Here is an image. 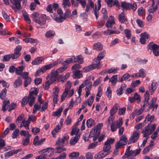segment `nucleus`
I'll list each match as a JSON object with an SVG mask.
<instances>
[{
    "instance_id": "nucleus-34",
    "label": "nucleus",
    "mask_w": 159,
    "mask_h": 159,
    "mask_svg": "<svg viewBox=\"0 0 159 159\" xmlns=\"http://www.w3.org/2000/svg\"><path fill=\"white\" fill-rule=\"evenodd\" d=\"M129 78V75L128 74H125L123 75L122 77H120L118 78V81L122 82L123 81L127 80Z\"/></svg>"
},
{
    "instance_id": "nucleus-15",
    "label": "nucleus",
    "mask_w": 159,
    "mask_h": 159,
    "mask_svg": "<svg viewBox=\"0 0 159 159\" xmlns=\"http://www.w3.org/2000/svg\"><path fill=\"white\" fill-rule=\"evenodd\" d=\"M106 156V153L101 151L95 154L94 158L95 159H103Z\"/></svg>"
},
{
    "instance_id": "nucleus-26",
    "label": "nucleus",
    "mask_w": 159,
    "mask_h": 159,
    "mask_svg": "<svg viewBox=\"0 0 159 159\" xmlns=\"http://www.w3.org/2000/svg\"><path fill=\"white\" fill-rule=\"evenodd\" d=\"M118 105L117 104H115L110 110V115L113 116L117 112L118 109Z\"/></svg>"
},
{
    "instance_id": "nucleus-7",
    "label": "nucleus",
    "mask_w": 159,
    "mask_h": 159,
    "mask_svg": "<svg viewBox=\"0 0 159 159\" xmlns=\"http://www.w3.org/2000/svg\"><path fill=\"white\" fill-rule=\"evenodd\" d=\"M144 100L142 102L141 105V107L143 109L145 107L149 105L148 101L149 99V95L148 91L146 92L144 94Z\"/></svg>"
},
{
    "instance_id": "nucleus-21",
    "label": "nucleus",
    "mask_w": 159,
    "mask_h": 159,
    "mask_svg": "<svg viewBox=\"0 0 159 159\" xmlns=\"http://www.w3.org/2000/svg\"><path fill=\"white\" fill-rule=\"evenodd\" d=\"M111 149L110 145H109V144H106L105 143L104 146L103 147V150L102 151V152L106 153L107 155L110 152V150Z\"/></svg>"
},
{
    "instance_id": "nucleus-58",
    "label": "nucleus",
    "mask_w": 159,
    "mask_h": 159,
    "mask_svg": "<svg viewBox=\"0 0 159 159\" xmlns=\"http://www.w3.org/2000/svg\"><path fill=\"white\" fill-rule=\"evenodd\" d=\"M65 19L64 16H59V17H56L55 20L57 22L61 23Z\"/></svg>"
},
{
    "instance_id": "nucleus-37",
    "label": "nucleus",
    "mask_w": 159,
    "mask_h": 159,
    "mask_svg": "<svg viewBox=\"0 0 159 159\" xmlns=\"http://www.w3.org/2000/svg\"><path fill=\"white\" fill-rule=\"evenodd\" d=\"M127 141V139L126 136L123 135L121 137L119 142L122 144V145H125L126 144Z\"/></svg>"
},
{
    "instance_id": "nucleus-2",
    "label": "nucleus",
    "mask_w": 159,
    "mask_h": 159,
    "mask_svg": "<svg viewBox=\"0 0 159 159\" xmlns=\"http://www.w3.org/2000/svg\"><path fill=\"white\" fill-rule=\"evenodd\" d=\"M147 47L149 49L153 51V54L155 56H159V45H157L151 42L148 44Z\"/></svg>"
},
{
    "instance_id": "nucleus-27",
    "label": "nucleus",
    "mask_w": 159,
    "mask_h": 159,
    "mask_svg": "<svg viewBox=\"0 0 159 159\" xmlns=\"http://www.w3.org/2000/svg\"><path fill=\"white\" fill-rule=\"evenodd\" d=\"M117 75H114L109 79V81L111 82V84L112 86L115 85L117 82Z\"/></svg>"
},
{
    "instance_id": "nucleus-35",
    "label": "nucleus",
    "mask_w": 159,
    "mask_h": 159,
    "mask_svg": "<svg viewBox=\"0 0 159 159\" xmlns=\"http://www.w3.org/2000/svg\"><path fill=\"white\" fill-rule=\"evenodd\" d=\"M35 97L28 96V101L29 102V104L30 106L32 107L35 101Z\"/></svg>"
},
{
    "instance_id": "nucleus-54",
    "label": "nucleus",
    "mask_w": 159,
    "mask_h": 159,
    "mask_svg": "<svg viewBox=\"0 0 159 159\" xmlns=\"http://www.w3.org/2000/svg\"><path fill=\"white\" fill-rule=\"evenodd\" d=\"M141 84V82L139 80H136L133 81L131 83V85L133 87L135 88Z\"/></svg>"
},
{
    "instance_id": "nucleus-14",
    "label": "nucleus",
    "mask_w": 159,
    "mask_h": 159,
    "mask_svg": "<svg viewBox=\"0 0 159 159\" xmlns=\"http://www.w3.org/2000/svg\"><path fill=\"white\" fill-rule=\"evenodd\" d=\"M94 0H88V4L86 5L85 11L88 12L90 10V8H94Z\"/></svg>"
},
{
    "instance_id": "nucleus-40",
    "label": "nucleus",
    "mask_w": 159,
    "mask_h": 159,
    "mask_svg": "<svg viewBox=\"0 0 159 159\" xmlns=\"http://www.w3.org/2000/svg\"><path fill=\"white\" fill-rule=\"evenodd\" d=\"M138 73L140 77L144 78L146 76V71L143 68L140 69Z\"/></svg>"
},
{
    "instance_id": "nucleus-9",
    "label": "nucleus",
    "mask_w": 159,
    "mask_h": 159,
    "mask_svg": "<svg viewBox=\"0 0 159 159\" xmlns=\"http://www.w3.org/2000/svg\"><path fill=\"white\" fill-rule=\"evenodd\" d=\"M62 60L61 59H58L57 60L53 62L52 63H50L48 65L44 66L47 70H49L54 66L57 65L61 62Z\"/></svg>"
},
{
    "instance_id": "nucleus-13",
    "label": "nucleus",
    "mask_w": 159,
    "mask_h": 159,
    "mask_svg": "<svg viewBox=\"0 0 159 159\" xmlns=\"http://www.w3.org/2000/svg\"><path fill=\"white\" fill-rule=\"evenodd\" d=\"M103 33L105 35H109L113 34H119L120 33V31L108 29L107 30L103 31Z\"/></svg>"
},
{
    "instance_id": "nucleus-49",
    "label": "nucleus",
    "mask_w": 159,
    "mask_h": 159,
    "mask_svg": "<svg viewBox=\"0 0 159 159\" xmlns=\"http://www.w3.org/2000/svg\"><path fill=\"white\" fill-rule=\"evenodd\" d=\"M60 89L59 88L55 86L52 89V96H58Z\"/></svg>"
},
{
    "instance_id": "nucleus-38",
    "label": "nucleus",
    "mask_w": 159,
    "mask_h": 159,
    "mask_svg": "<svg viewBox=\"0 0 159 159\" xmlns=\"http://www.w3.org/2000/svg\"><path fill=\"white\" fill-rule=\"evenodd\" d=\"M79 130L80 129L77 127L76 125L73 126L71 132V134L72 135H73L74 134L78 135Z\"/></svg>"
},
{
    "instance_id": "nucleus-64",
    "label": "nucleus",
    "mask_w": 159,
    "mask_h": 159,
    "mask_svg": "<svg viewBox=\"0 0 159 159\" xmlns=\"http://www.w3.org/2000/svg\"><path fill=\"white\" fill-rule=\"evenodd\" d=\"M19 130L17 129H16L12 133V137L13 139L16 138L19 135Z\"/></svg>"
},
{
    "instance_id": "nucleus-23",
    "label": "nucleus",
    "mask_w": 159,
    "mask_h": 159,
    "mask_svg": "<svg viewBox=\"0 0 159 159\" xmlns=\"http://www.w3.org/2000/svg\"><path fill=\"white\" fill-rule=\"evenodd\" d=\"M22 81L20 77H18L16 79L13 84V86L14 88H17L22 84Z\"/></svg>"
},
{
    "instance_id": "nucleus-29",
    "label": "nucleus",
    "mask_w": 159,
    "mask_h": 159,
    "mask_svg": "<svg viewBox=\"0 0 159 159\" xmlns=\"http://www.w3.org/2000/svg\"><path fill=\"white\" fill-rule=\"evenodd\" d=\"M143 136L144 137H146L149 135L152 134V133H150L148 125L146 126L145 128L143 129Z\"/></svg>"
},
{
    "instance_id": "nucleus-41",
    "label": "nucleus",
    "mask_w": 159,
    "mask_h": 159,
    "mask_svg": "<svg viewBox=\"0 0 159 159\" xmlns=\"http://www.w3.org/2000/svg\"><path fill=\"white\" fill-rule=\"evenodd\" d=\"M94 69V68H93V67L92 66V65H90L87 66L84 68L82 70V72H87L91 71Z\"/></svg>"
},
{
    "instance_id": "nucleus-16",
    "label": "nucleus",
    "mask_w": 159,
    "mask_h": 159,
    "mask_svg": "<svg viewBox=\"0 0 159 159\" xmlns=\"http://www.w3.org/2000/svg\"><path fill=\"white\" fill-rule=\"evenodd\" d=\"M157 5H155V2L152 3L148 9V12L150 13H153L157 9Z\"/></svg>"
},
{
    "instance_id": "nucleus-4",
    "label": "nucleus",
    "mask_w": 159,
    "mask_h": 159,
    "mask_svg": "<svg viewBox=\"0 0 159 159\" xmlns=\"http://www.w3.org/2000/svg\"><path fill=\"white\" fill-rule=\"evenodd\" d=\"M42 95L40 94L38 95V98L37 102L34 105L33 109V113L35 114L37 111L41 107L42 103L41 98Z\"/></svg>"
},
{
    "instance_id": "nucleus-30",
    "label": "nucleus",
    "mask_w": 159,
    "mask_h": 159,
    "mask_svg": "<svg viewBox=\"0 0 159 159\" xmlns=\"http://www.w3.org/2000/svg\"><path fill=\"white\" fill-rule=\"evenodd\" d=\"M38 94V91L35 88H33L31 89L30 91L29 94V95L30 96H32L36 97Z\"/></svg>"
},
{
    "instance_id": "nucleus-43",
    "label": "nucleus",
    "mask_w": 159,
    "mask_h": 159,
    "mask_svg": "<svg viewBox=\"0 0 159 159\" xmlns=\"http://www.w3.org/2000/svg\"><path fill=\"white\" fill-rule=\"evenodd\" d=\"M140 149H136L134 151H130V156H135L140 153Z\"/></svg>"
},
{
    "instance_id": "nucleus-24",
    "label": "nucleus",
    "mask_w": 159,
    "mask_h": 159,
    "mask_svg": "<svg viewBox=\"0 0 159 159\" xmlns=\"http://www.w3.org/2000/svg\"><path fill=\"white\" fill-rule=\"evenodd\" d=\"M30 123V122L28 120H24L21 124L20 127L24 126L26 130H28L30 129L29 124Z\"/></svg>"
},
{
    "instance_id": "nucleus-57",
    "label": "nucleus",
    "mask_w": 159,
    "mask_h": 159,
    "mask_svg": "<svg viewBox=\"0 0 159 159\" xmlns=\"http://www.w3.org/2000/svg\"><path fill=\"white\" fill-rule=\"evenodd\" d=\"M7 93V89L5 88L1 91L0 93V97L2 99H4L5 98Z\"/></svg>"
},
{
    "instance_id": "nucleus-50",
    "label": "nucleus",
    "mask_w": 159,
    "mask_h": 159,
    "mask_svg": "<svg viewBox=\"0 0 159 159\" xmlns=\"http://www.w3.org/2000/svg\"><path fill=\"white\" fill-rule=\"evenodd\" d=\"M119 70V68L118 67L112 68L107 69V73L109 74L115 73H116Z\"/></svg>"
},
{
    "instance_id": "nucleus-51",
    "label": "nucleus",
    "mask_w": 159,
    "mask_h": 159,
    "mask_svg": "<svg viewBox=\"0 0 159 159\" xmlns=\"http://www.w3.org/2000/svg\"><path fill=\"white\" fill-rule=\"evenodd\" d=\"M63 66L60 67L54 71L58 75V74L61 73L64 71L67 68V66Z\"/></svg>"
},
{
    "instance_id": "nucleus-52",
    "label": "nucleus",
    "mask_w": 159,
    "mask_h": 159,
    "mask_svg": "<svg viewBox=\"0 0 159 159\" xmlns=\"http://www.w3.org/2000/svg\"><path fill=\"white\" fill-rule=\"evenodd\" d=\"M9 104H10V102L9 101H7L3 102L2 110L4 111H6L7 109V108Z\"/></svg>"
},
{
    "instance_id": "nucleus-28",
    "label": "nucleus",
    "mask_w": 159,
    "mask_h": 159,
    "mask_svg": "<svg viewBox=\"0 0 159 159\" xmlns=\"http://www.w3.org/2000/svg\"><path fill=\"white\" fill-rule=\"evenodd\" d=\"M77 62L80 64H82L83 62V58L81 55H79L76 57H74L73 62L75 63Z\"/></svg>"
},
{
    "instance_id": "nucleus-31",
    "label": "nucleus",
    "mask_w": 159,
    "mask_h": 159,
    "mask_svg": "<svg viewBox=\"0 0 159 159\" xmlns=\"http://www.w3.org/2000/svg\"><path fill=\"white\" fill-rule=\"evenodd\" d=\"M73 72L74 74L73 77L74 78L79 79L82 76V74L80 73V71L79 70L74 71Z\"/></svg>"
},
{
    "instance_id": "nucleus-45",
    "label": "nucleus",
    "mask_w": 159,
    "mask_h": 159,
    "mask_svg": "<svg viewBox=\"0 0 159 159\" xmlns=\"http://www.w3.org/2000/svg\"><path fill=\"white\" fill-rule=\"evenodd\" d=\"M24 69V67L21 66L17 67L16 69V73L18 75H20Z\"/></svg>"
},
{
    "instance_id": "nucleus-33",
    "label": "nucleus",
    "mask_w": 159,
    "mask_h": 159,
    "mask_svg": "<svg viewBox=\"0 0 159 159\" xmlns=\"http://www.w3.org/2000/svg\"><path fill=\"white\" fill-rule=\"evenodd\" d=\"M134 99L137 100L139 102H140V96L137 93L134 94L133 98H130V102H132L134 101Z\"/></svg>"
},
{
    "instance_id": "nucleus-47",
    "label": "nucleus",
    "mask_w": 159,
    "mask_h": 159,
    "mask_svg": "<svg viewBox=\"0 0 159 159\" xmlns=\"http://www.w3.org/2000/svg\"><path fill=\"white\" fill-rule=\"evenodd\" d=\"M14 150H13L5 153L4 154V159H7L12 156L13 154H14Z\"/></svg>"
},
{
    "instance_id": "nucleus-11",
    "label": "nucleus",
    "mask_w": 159,
    "mask_h": 159,
    "mask_svg": "<svg viewBox=\"0 0 159 159\" xmlns=\"http://www.w3.org/2000/svg\"><path fill=\"white\" fill-rule=\"evenodd\" d=\"M115 24L114 18L113 16H109L108 20L106 23L105 26L107 28H110Z\"/></svg>"
},
{
    "instance_id": "nucleus-5",
    "label": "nucleus",
    "mask_w": 159,
    "mask_h": 159,
    "mask_svg": "<svg viewBox=\"0 0 159 159\" xmlns=\"http://www.w3.org/2000/svg\"><path fill=\"white\" fill-rule=\"evenodd\" d=\"M58 78V75L54 71H52L51 73L47 77V80H49L51 83H53L56 81Z\"/></svg>"
},
{
    "instance_id": "nucleus-56",
    "label": "nucleus",
    "mask_w": 159,
    "mask_h": 159,
    "mask_svg": "<svg viewBox=\"0 0 159 159\" xmlns=\"http://www.w3.org/2000/svg\"><path fill=\"white\" fill-rule=\"evenodd\" d=\"M110 125H111V130L112 132L116 131L117 128H119V127L117 126L116 122H112Z\"/></svg>"
},
{
    "instance_id": "nucleus-44",
    "label": "nucleus",
    "mask_w": 159,
    "mask_h": 159,
    "mask_svg": "<svg viewBox=\"0 0 159 159\" xmlns=\"http://www.w3.org/2000/svg\"><path fill=\"white\" fill-rule=\"evenodd\" d=\"M156 88L157 87H156V83L155 82H153L149 89L151 94H152L153 92L155 90Z\"/></svg>"
},
{
    "instance_id": "nucleus-62",
    "label": "nucleus",
    "mask_w": 159,
    "mask_h": 159,
    "mask_svg": "<svg viewBox=\"0 0 159 159\" xmlns=\"http://www.w3.org/2000/svg\"><path fill=\"white\" fill-rule=\"evenodd\" d=\"M70 5L69 0H63L62 5L64 8H65L66 6H70Z\"/></svg>"
},
{
    "instance_id": "nucleus-12",
    "label": "nucleus",
    "mask_w": 159,
    "mask_h": 159,
    "mask_svg": "<svg viewBox=\"0 0 159 159\" xmlns=\"http://www.w3.org/2000/svg\"><path fill=\"white\" fill-rule=\"evenodd\" d=\"M100 60L96 58L94 59L93 63L91 65L94 69H99L101 68V66L100 63Z\"/></svg>"
},
{
    "instance_id": "nucleus-60",
    "label": "nucleus",
    "mask_w": 159,
    "mask_h": 159,
    "mask_svg": "<svg viewBox=\"0 0 159 159\" xmlns=\"http://www.w3.org/2000/svg\"><path fill=\"white\" fill-rule=\"evenodd\" d=\"M20 135L21 136H23L26 137H30L31 136V135L28 131L24 130H22L20 131Z\"/></svg>"
},
{
    "instance_id": "nucleus-10",
    "label": "nucleus",
    "mask_w": 159,
    "mask_h": 159,
    "mask_svg": "<svg viewBox=\"0 0 159 159\" xmlns=\"http://www.w3.org/2000/svg\"><path fill=\"white\" fill-rule=\"evenodd\" d=\"M45 140V138L40 139L39 137L38 136H36L34 139L33 144L35 146L40 145L42 144Z\"/></svg>"
},
{
    "instance_id": "nucleus-42",
    "label": "nucleus",
    "mask_w": 159,
    "mask_h": 159,
    "mask_svg": "<svg viewBox=\"0 0 159 159\" xmlns=\"http://www.w3.org/2000/svg\"><path fill=\"white\" fill-rule=\"evenodd\" d=\"M39 13L37 12H34L32 14L31 17L33 18V20L35 22L37 23L39 19Z\"/></svg>"
},
{
    "instance_id": "nucleus-53",
    "label": "nucleus",
    "mask_w": 159,
    "mask_h": 159,
    "mask_svg": "<svg viewBox=\"0 0 159 159\" xmlns=\"http://www.w3.org/2000/svg\"><path fill=\"white\" fill-rule=\"evenodd\" d=\"M73 61L74 59H73L70 58H68L63 62L62 65L63 66H67V65L71 63H74L73 62Z\"/></svg>"
},
{
    "instance_id": "nucleus-6",
    "label": "nucleus",
    "mask_w": 159,
    "mask_h": 159,
    "mask_svg": "<svg viewBox=\"0 0 159 159\" xmlns=\"http://www.w3.org/2000/svg\"><path fill=\"white\" fill-rule=\"evenodd\" d=\"M101 7V0H98L97 5H95V8L93 10L94 14L97 19L98 17V12Z\"/></svg>"
},
{
    "instance_id": "nucleus-3",
    "label": "nucleus",
    "mask_w": 159,
    "mask_h": 159,
    "mask_svg": "<svg viewBox=\"0 0 159 159\" xmlns=\"http://www.w3.org/2000/svg\"><path fill=\"white\" fill-rule=\"evenodd\" d=\"M67 138L64 136L61 138H58L56 142V144L61 147H64L68 143Z\"/></svg>"
},
{
    "instance_id": "nucleus-1",
    "label": "nucleus",
    "mask_w": 159,
    "mask_h": 159,
    "mask_svg": "<svg viewBox=\"0 0 159 159\" xmlns=\"http://www.w3.org/2000/svg\"><path fill=\"white\" fill-rule=\"evenodd\" d=\"M91 78V77L89 76L87 79L84 80L82 83V84L84 83V87L86 86L85 89V98H87L90 94V91L92 86V82L90 81Z\"/></svg>"
},
{
    "instance_id": "nucleus-36",
    "label": "nucleus",
    "mask_w": 159,
    "mask_h": 159,
    "mask_svg": "<svg viewBox=\"0 0 159 159\" xmlns=\"http://www.w3.org/2000/svg\"><path fill=\"white\" fill-rule=\"evenodd\" d=\"M86 124L88 128H90L95 124V121L93 119L90 118L87 120Z\"/></svg>"
},
{
    "instance_id": "nucleus-17",
    "label": "nucleus",
    "mask_w": 159,
    "mask_h": 159,
    "mask_svg": "<svg viewBox=\"0 0 159 159\" xmlns=\"http://www.w3.org/2000/svg\"><path fill=\"white\" fill-rule=\"evenodd\" d=\"M44 60V58L42 57H37L32 62V64L33 65H39L41 64Z\"/></svg>"
},
{
    "instance_id": "nucleus-46",
    "label": "nucleus",
    "mask_w": 159,
    "mask_h": 159,
    "mask_svg": "<svg viewBox=\"0 0 159 159\" xmlns=\"http://www.w3.org/2000/svg\"><path fill=\"white\" fill-rule=\"evenodd\" d=\"M55 34V32L53 30H49L45 34V36L47 38H49L53 36Z\"/></svg>"
},
{
    "instance_id": "nucleus-63",
    "label": "nucleus",
    "mask_w": 159,
    "mask_h": 159,
    "mask_svg": "<svg viewBox=\"0 0 159 159\" xmlns=\"http://www.w3.org/2000/svg\"><path fill=\"white\" fill-rule=\"evenodd\" d=\"M30 137H26L25 139H23L22 141V144L24 146H26L28 145L30 142Z\"/></svg>"
},
{
    "instance_id": "nucleus-55",
    "label": "nucleus",
    "mask_w": 159,
    "mask_h": 159,
    "mask_svg": "<svg viewBox=\"0 0 159 159\" xmlns=\"http://www.w3.org/2000/svg\"><path fill=\"white\" fill-rule=\"evenodd\" d=\"M106 53V51L104 50L102 52H100L96 58L99 59V60H101L102 59L105 57Z\"/></svg>"
},
{
    "instance_id": "nucleus-19",
    "label": "nucleus",
    "mask_w": 159,
    "mask_h": 159,
    "mask_svg": "<svg viewBox=\"0 0 159 159\" xmlns=\"http://www.w3.org/2000/svg\"><path fill=\"white\" fill-rule=\"evenodd\" d=\"M103 45L100 42L94 43L93 46V49L98 51H100L103 49Z\"/></svg>"
},
{
    "instance_id": "nucleus-8",
    "label": "nucleus",
    "mask_w": 159,
    "mask_h": 159,
    "mask_svg": "<svg viewBox=\"0 0 159 159\" xmlns=\"http://www.w3.org/2000/svg\"><path fill=\"white\" fill-rule=\"evenodd\" d=\"M139 138V134L136 131L134 132L130 138V143L136 142Z\"/></svg>"
},
{
    "instance_id": "nucleus-22",
    "label": "nucleus",
    "mask_w": 159,
    "mask_h": 159,
    "mask_svg": "<svg viewBox=\"0 0 159 159\" xmlns=\"http://www.w3.org/2000/svg\"><path fill=\"white\" fill-rule=\"evenodd\" d=\"M46 16L45 15L42 16L40 18H39L37 23H38L41 25H43L45 24L46 21Z\"/></svg>"
},
{
    "instance_id": "nucleus-59",
    "label": "nucleus",
    "mask_w": 159,
    "mask_h": 159,
    "mask_svg": "<svg viewBox=\"0 0 159 159\" xmlns=\"http://www.w3.org/2000/svg\"><path fill=\"white\" fill-rule=\"evenodd\" d=\"M50 81L49 80H47V81H45V82L43 84V87L45 89L47 90L50 87V84H52Z\"/></svg>"
},
{
    "instance_id": "nucleus-20",
    "label": "nucleus",
    "mask_w": 159,
    "mask_h": 159,
    "mask_svg": "<svg viewBox=\"0 0 159 159\" xmlns=\"http://www.w3.org/2000/svg\"><path fill=\"white\" fill-rule=\"evenodd\" d=\"M61 126H60L59 125H57L52 131L51 132L52 134L53 137H55L56 134L59 132L61 129Z\"/></svg>"
},
{
    "instance_id": "nucleus-61",
    "label": "nucleus",
    "mask_w": 159,
    "mask_h": 159,
    "mask_svg": "<svg viewBox=\"0 0 159 159\" xmlns=\"http://www.w3.org/2000/svg\"><path fill=\"white\" fill-rule=\"evenodd\" d=\"M23 16L25 20L29 24L31 23V21L28 15L26 12H24L23 13Z\"/></svg>"
},
{
    "instance_id": "nucleus-25",
    "label": "nucleus",
    "mask_w": 159,
    "mask_h": 159,
    "mask_svg": "<svg viewBox=\"0 0 159 159\" xmlns=\"http://www.w3.org/2000/svg\"><path fill=\"white\" fill-rule=\"evenodd\" d=\"M80 138L79 135H76V136L74 137L71 138L70 141V143L71 145H74L78 141Z\"/></svg>"
},
{
    "instance_id": "nucleus-48",
    "label": "nucleus",
    "mask_w": 159,
    "mask_h": 159,
    "mask_svg": "<svg viewBox=\"0 0 159 159\" xmlns=\"http://www.w3.org/2000/svg\"><path fill=\"white\" fill-rule=\"evenodd\" d=\"M119 19L121 23L125 22L126 20V19L125 17L124 14L123 12H122L119 15Z\"/></svg>"
},
{
    "instance_id": "nucleus-32",
    "label": "nucleus",
    "mask_w": 159,
    "mask_h": 159,
    "mask_svg": "<svg viewBox=\"0 0 159 159\" xmlns=\"http://www.w3.org/2000/svg\"><path fill=\"white\" fill-rule=\"evenodd\" d=\"M48 103L47 102H42V103L41 105V107L38 110H39L40 111L42 112L44 111L48 108Z\"/></svg>"
},
{
    "instance_id": "nucleus-39",
    "label": "nucleus",
    "mask_w": 159,
    "mask_h": 159,
    "mask_svg": "<svg viewBox=\"0 0 159 159\" xmlns=\"http://www.w3.org/2000/svg\"><path fill=\"white\" fill-rule=\"evenodd\" d=\"M154 118V116L152 115L151 116H150V115L148 114L146 116L145 120L143 121V123L145 122L146 123V122H147L148 121H149L152 122Z\"/></svg>"
},
{
    "instance_id": "nucleus-18",
    "label": "nucleus",
    "mask_w": 159,
    "mask_h": 159,
    "mask_svg": "<svg viewBox=\"0 0 159 159\" xmlns=\"http://www.w3.org/2000/svg\"><path fill=\"white\" fill-rule=\"evenodd\" d=\"M63 109V107H60L56 111L52 112V115L55 117H59L61 115V112Z\"/></svg>"
}]
</instances>
